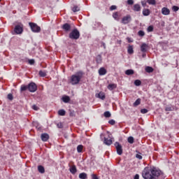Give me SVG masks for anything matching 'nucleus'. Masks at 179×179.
Segmentation results:
<instances>
[{"instance_id": "obj_1", "label": "nucleus", "mask_w": 179, "mask_h": 179, "mask_svg": "<svg viewBox=\"0 0 179 179\" xmlns=\"http://www.w3.org/2000/svg\"><path fill=\"white\" fill-rule=\"evenodd\" d=\"M162 175V171L155 167L147 166L142 172V177L144 179H157Z\"/></svg>"}, {"instance_id": "obj_2", "label": "nucleus", "mask_w": 179, "mask_h": 179, "mask_svg": "<svg viewBox=\"0 0 179 179\" xmlns=\"http://www.w3.org/2000/svg\"><path fill=\"white\" fill-rule=\"evenodd\" d=\"M83 76V73L82 71L78 72L76 75L71 76L70 83L71 85H78L80 82Z\"/></svg>"}, {"instance_id": "obj_3", "label": "nucleus", "mask_w": 179, "mask_h": 179, "mask_svg": "<svg viewBox=\"0 0 179 179\" xmlns=\"http://www.w3.org/2000/svg\"><path fill=\"white\" fill-rule=\"evenodd\" d=\"M69 37L71 40H78L80 37V32L78 29L75 28L69 33Z\"/></svg>"}, {"instance_id": "obj_4", "label": "nucleus", "mask_w": 179, "mask_h": 179, "mask_svg": "<svg viewBox=\"0 0 179 179\" xmlns=\"http://www.w3.org/2000/svg\"><path fill=\"white\" fill-rule=\"evenodd\" d=\"M14 24H15L14 28L15 33L16 34H22V33H23V24L22 22H15Z\"/></svg>"}, {"instance_id": "obj_5", "label": "nucleus", "mask_w": 179, "mask_h": 179, "mask_svg": "<svg viewBox=\"0 0 179 179\" xmlns=\"http://www.w3.org/2000/svg\"><path fill=\"white\" fill-rule=\"evenodd\" d=\"M29 26L33 33H40L41 31V27L34 22H29Z\"/></svg>"}, {"instance_id": "obj_6", "label": "nucleus", "mask_w": 179, "mask_h": 179, "mask_svg": "<svg viewBox=\"0 0 179 179\" xmlns=\"http://www.w3.org/2000/svg\"><path fill=\"white\" fill-rule=\"evenodd\" d=\"M62 29L63 31H64L65 33H69L72 31V25L69 23H64L62 26Z\"/></svg>"}, {"instance_id": "obj_7", "label": "nucleus", "mask_w": 179, "mask_h": 179, "mask_svg": "<svg viewBox=\"0 0 179 179\" xmlns=\"http://www.w3.org/2000/svg\"><path fill=\"white\" fill-rule=\"evenodd\" d=\"M28 90L31 93H34L37 90V85L34 83H31L28 85Z\"/></svg>"}, {"instance_id": "obj_8", "label": "nucleus", "mask_w": 179, "mask_h": 179, "mask_svg": "<svg viewBox=\"0 0 179 179\" xmlns=\"http://www.w3.org/2000/svg\"><path fill=\"white\" fill-rule=\"evenodd\" d=\"M115 146L117 155H119V156H121V155H122V145H121L120 143L115 142Z\"/></svg>"}, {"instance_id": "obj_9", "label": "nucleus", "mask_w": 179, "mask_h": 179, "mask_svg": "<svg viewBox=\"0 0 179 179\" xmlns=\"http://www.w3.org/2000/svg\"><path fill=\"white\" fill-rule=\"evenodd\" d=\"M131 20H132L131 15H127L126 16L122 17L121 23H122V24H128V23H129V22H131Z\"/></svg>"}, {"instance_id": "obj_10", "label": "nucleus", "mask_w": 179, "mask_h": 179, "mask_svg": "<svg viewBox=\"0 0 179 179\" xmlns=\"http://www.w3.org/2000/svg\"><path fill=\"white\" fill-rule=\"evenodd\" d=\"M107 70L104 67H101L99 69V76H104V75H106Z\"/></svg>"}, {"instance_id": "obj_11", "label": "nucleus", "mask_w": 179, "mask_h": 179, "mask_svg": "<svg viewBox=\"0 0 179 179\" xmlns=\"http://www.w3.org/2000/svg\"><path fill=\"white\" fill-rule=\"evenodd\" d=\"M41 138L43 142H47V141L50 139V136L48 134L44 133L41 134Z\"/></svg>"}, {"instance_id": "obj_12", "label": "nucleus", "mask_w": 179, "mask_h": 179, "mask_svg": "<svg viewBox=\"0 0 179 179\" xmlns=\"http://www.w3.org/2000/svg\"><path fill=\"white\" fill-rule=\"evenodd\" d=\"M103 143H105V145H107L108 146H110V145H113V140H111V138H107L105 137Z\"/></svg>"}, {"instance_id": "obj_13", "label": "nucleus", "mask_w": 179, "mask_h": 179, "mask_svg": "<svg viewBox=\"0 0 179 179\" xmlns=\"http://www.w3.org/2000/svg\"><path fill=\"white\" fill-rule=\"evenodd\" d=\"M141 8L140 4L136 3V4H134L133 6V10L134 12H141Z\"/></svg>"}, {"instance_id": "obj_14", "label": "nucleus", "mask_w": 179, "mask_h": 179, "mask_svg": "<svg viewBox=\"0 0 179 179\" xmlns=\"http://www.w3.org/2000/svg\"><path fill=\"white\" fill-rule=\"evenodd\" d=\"M162 15H170V10L166 7H164L162 9Z\"/></svg>"}, {"instance_id": "obj_15", "label": "nucleus", "mask_w": 179, "mask_h": 179, "mask_svg": "<svg viewBox=\"0 0 179 179\" xmlns=\"http://www.w3.org/2000/svg\"><path fill=\"white\" fill-rule=\"evenodd\" d=\"M38 171L41 173V174H44L45 173V169H44V166L39 165L38 166Z\"/></svg>"}, {"instance_id": "obj_16", "label": "nucleus", "mask_w": 179, "mask_h": 179, "mask_svg": "<svg viewBox=\"0 0 179 179\" xmlns=\"http://www.w3.org/2000/svg\"><path fill=\"white\" fill-rule=\"evenodd\" d=\"M77 171H78V169H76V166L73 165L70 168V172L71 173V174H76Z\"/></svg>"}, {"instance_id": "obj_17", "label": "nucleus", "mask_w": 179, "mask_h": 179, "mask_svg": "<svg viewBox=\"0 0 179 179\" xmlns=\"http://www.w3.org/2000/svg\"><path fill=\"white\" fill-rule=\"evenodd\" d=\"M143 16H149V15H150V10L148 8H144L143 10Z\"/></svg>"}, {"instance_id": "obj_18", "label": "nucleus", "mask_w": 179, "mask_h": 179, "mask_svg": "<svg viewBox=\"0 0 179 179\" xmlns=\"http://www.w3.org/2000/svg\"><path fill=\"white\" fill-rule=\"evenodd\" d=\"M99 99H101V100H105L106 99V94L104 92H101L98 94Z\"/></svg>"}, {"instance_id": "obj_19", "label": "nucleus", "mask_w": 179, "mask_h": 179, "mask_svg": "<svg viewBox=\"0 0 179 179\" xmlns=\"http://www.w3.org/2000/svg\"><path fill=\"white\" fill-rule=\"evenodd\" d=\"M107 87L108 90H114V89H117V84H109Z\"/></svg>"}, {"instance_id": "obj_20", "label": "nucleus", "mask_w": 179, "mask_h": 179, "mask_svg": "<svg viewBox=\"0 0 179 179\" xmlns=\"http://www.w3.org/2000/svg\"><path fill=\"white\" fill-rule=\"evenodd\" d=\"M62 99L64 103H69L71 101V98L69 96H62Z\"/></svg>"}, {"instance_id": "obj_21", "label": "nucleus", "mask_w": 179, "mask_h": 179, "mask_svg": "<svg viewBox=\"0 0 179 179\" xmlns=\"http://www.w3.org/2000/svg\"><path fill=\"white\" fill-rule=\"evenodd\" d=\"M80 179H87V173L83 172L79 174Z\"/></svg>"}, {"instance_id": "obj_22", "label": "nucleus", "mask_w": 179, "mask_h": 179, "mask_svg": "<svg viewBox=\"0 0 179 179\" xmlns=\"http://www.w3.org/2000/svg\"><path fill=\"white\" fill-rule=\"evenodd\" d=\"M127 52L128 54H130V55L134 54V48L132 47V45L128 46Z\"/></svg>"}, {"instance_id": "obj_23", "label": "nucleus", "mask_w": 179, "mask_h": 179, "mask_svg": "<svg viewBox=\"0 0 179 179\" xmlns=\"http://www.w3.org/2000/svg\"><path fill=\"white\" fill-rule=\"evenodd\" d=\"M96 61L97 64H101L103 62V59L101 58V55H98L96 58Z\"/></svg>"}, {"instance_id": "obj_24", "label": "nucleus", "mask_w": 179, "mask_h": 179, "mask_svg": "<svg viewBox=\"0 0 179 179\" xmlns=\"http://www.w3.org/2000/svg\"><path fill=\"white\" fill-rule=\"evenodd\" d=\"M113 17L115 19V20H120V16L118 15V12L113 13Z\"/></svg>"}, {"instance_id": "obj_25", "label": "nucleus", "mask_w": 179, "mask_h": 179, "mask_svg": "<svg viewBox=\"0 0 179 179\" xmlns=\"http://www.w3.org/2000/svg\"><path fill=\"white\" fill-rule=\"evenodd\" d=\"M141 98L137 99L136 100V101L134 103L133 106L134 107H138V106H139V104H141Z\"/></svg>"}, {"instance_id": "obj_26", "label": "nucleus", "mask_w": 179, "mask_h": 179, "mask_svg": "<svg viewBox=\"0 0 179 179\" xmlns=\"http://www.w3.org/2000/svg\"><path fill=\"white\" fill-rule=\"evenodd\" d=\"M83 151V145H79L77 146V152L78 153H82Z\"/></svg>"}, {"instance_id": "obj_27", "label": "nucleus", "mask_w": 179, "mask_h": 179, "mask_svg": "<svg viewBox=\"0 0 179 179\" xmlns=\"http://www.w3.org/2000/svg\"><path fill=\"white\" fill-rule=\"evenodd\" d=\"M58 114H59V115L64 117V115H65V114H66V112L64 109H60L58 110Z\"/></svg>"}, {"instance_id": "obj_28", "label": "nucleus", "mask_w": 179, "mask_h": 179, "mask_svg": "<svg viewBox=\"0 0 179 179\" xmlns=\"http://www.w3.org/2000/svg\"><path fill=\"white\" fill-rule=\"evenodd\" d=\"M154 69L150 67V66H147L145 68V72H147L148 73H152V72H153Z\"/></svg>"}, {"instance_id": "obj_29", "label": "nucleus", "mask_w": 179, "mask_h": 179, "mask_svg": "<svg viewBox=\"0 0 179 179\" xmlns=\"http://www.w3.org/2000/svg\"><path fill=\"white\" fill-rule=\"evenodd\" d=\"M79 10H80V8L78 7V6H74L73 8H72V11L73 12H79Z\"/></svg>"}, {"instance_id": "obj_30", "label": "nucleus", "mask_w": 179, "mask_h": 179, "mask_svg": "<svg viewBox=\"0 0 179 179\" xmlns=\"http://www.w3.org/2000/svg\"><path fill=\"white\" fill-rule=\"evenodd\" d=\"M103 115L106 118H110V117H111V113L110 111H106L104 112Z\"/></svg>"}, {"instance_id": "obj_31", "label": "nucleus", "mask_w": 179, "mask_h": 179, "mask_svg": "<svg viewBox=\"0 0 179 179\" xmlns=\"http://www.w3.org/2000/svg\"><path fill=\"white\" fill-rule=\"evenodd\" d=\"M141 50L142 52H146L148 51V45H141Z\"/></svg>"}, {"instance_id": "obj_32", "label": "nucleus", "mask_w": 179, "mask_h": 179, "mask_svg": "<svg viewBox=\"0 0 179 179\" xmlns=\"http://www.w3.org/2000/svg\"><path fill=\"white\" fill-rule=\"evenodd\" d=\"M125 73L129 76V75H134V70L132 69H128L125 71Z\"/></svg>"}, {"instance_id": "obj_33", "label": "nucleus", "mask_w": 179, "mask_h": 179, "mask_svg": "<svg viewBox=\"0 0 179 179\" xmlns=\"http://www.w3.org/2000/svg\"><path fill=\"white\" fill-rule=\"evenodd\" d=\"M27 89H29V85L28 86L22 85L20 90H21V92H26V90H27Z\"/></svg>"}, {"instance_id": "obj_34", "label": "nucleus", "mask_w": 179, "mask_h": 179, "mask_svg": "<svg viewBox=\"0 0 179 179\" xmlns=\"http://www.w3.org/2000/svg\"><path fill=\"white\" fill-rule=\"evenodd\" d=\"M134 85L135 86H141V85H142V82L141 81V80H136L134 81Z\"/></svg>"}, {"instance_id": "obj_35", "label": "nucleus", "mask_w": 179, "mask_h": 179, "mask_svg": "<svg viewBox=\"0 0 179 179\" xmlns=\"http://www.w3.org/2000/svg\"><path fill=\"white\" fill-rule=\"evenodd\" d=\"M149 5H156V0H147Z\"/></svg>"}, {"instance_id": "obj_36", "label": "nucleus", "mask_w": 179, "mask_h": 179, "mask_svg": "<svg viewBox=\"0 0 179 179\" xmlns=\"http://www.w3.org/2000/svg\"><path fill=\"white\" fill-rule=\"evenodd\" d=\"M39 76H41V78H44L45 76H47V73L43 71H39Z\"/></svg>"}, {"instance_id": "obj_37", "label": "nucleus", "mask_w": 179, "mask_h": 179, "mask_svg": "<svg viewBox=\"0 0 179 179\" xmlns=\"http://www.w3.org/2000/svg\"><path fill=\"white\" fill-rule=\"evenodd\" d=\"M127 141H128L129 143H131V144L134 143V137L129 136L128 138Z\"/></svg>"}, {"instance_id": "obj_38", "label": "nucleus", "mask_w": 179, "mask_h": 179, "mask_svg": "<svg viewBox=\"0 0 179 179\" xmlns=\"http://www.w3.org/2000/svg\"><path fill=\"white\" fill-rule=\"evenodd\" d=\"M148 111L149 110L146 108H143V109L141 110V114H146L147 113H148Z\"/></svg>"}, {"instance_id": "obj_39", "label": "nucleus", "mask_w": 179, "mask_h": 179, "mask_svg": "<svg viewBox=\"0 0 179 179\" xmlns=\"http://www.w3.org/2000/svg\"><path fill=\"white\" fill-rule=\"evenodd\" d=\"M138 36H140L141 37H143V36H145V32L143 31H139L138 32Z\"/></svg>"}, {"instance_id": "obj_40", "label": "nucleus", "mask_w": 179, "mask_h": 179, "mask_svg": "<svg viewBox=\"0 0 179 179\" xmlns=\"http://www.w3.org/2000/svg\"><path fill=\"white\" fill-rule=\"evenodd\" d=\"M108 124H110V125H115V120H110L108 121Z\"/></svg>"}, {"instance_id": "obj_41", "label": "nucleus", "mask_w": 179, "mask_h": 179, "mask_svg": "<svg viewBox=\"0 0 179 179\" xmlns=\"http://www.w3.org/2000/svg\"><path fill=\"white\" fill-rule=\"evenodd\" d=\"M172 9H173V10L174 12H177V11L178 10L179 8H178V6H173L172 7Z\"/></svg>"}, {"instance_id": "obj_42", "label": "nucleus", "mask_w": 179, "mask_h": 179, "mask_svg": "<svg viewBox=\"0 0 179 179\" xmlns=\"http://www.w3.org/2000/svg\"><path fill=\"white\" fill-rule=\"evenodd\" d=\"M148 31L151 32L153 31V26L150 25L148 27Z\"/></svg>"}, {"instance_id": "obj_43", "label": "nucleus", "mask_w": 179, "mask_h": 179, "mask_svg": "<svg viewBox=\"0 0 179 179\" xmlns=\"http://www.w3.org/2000/svg\"><path fill=\"white\" fill-rule=\"evenodd\" d=\"M8 100H13V95L12 94H8Z\"/></svg>"}, {"instance_id": "obj_44", "label": "nucleus", "mask_w": 179, "mask_h": 179, "mask_svg": "<svg viewBox=\"0 0 179 179\" xmlns=\"http://www.w3.org/2000/svg\"><path fill=\"white\" fill-rule=\"evenodd\" d=\"M136 159H138L139 160H142V155H141V154H136Z\"/></svg>"}, {"instance_id": "obj_45", "label": "nucleus", "mask_w": 179, "mask_h": 179, "mask_svg": "<svg viewBox=\"0 0 179 179\" xmlns=\"http://www.w3.org/2000/svg\"><path fill=\"white\" fill-rule=\"evenodd\" d=\"M127 40L128 43H134V39H132V38L127 37Z\"/></svg>"}, {"instance_id": "obj_46", "label": "nucleus", "mask_w": 179, "mask_h": 179, "mask_svg": "<svg viewBox=\"0 0 179 179\" xmlns=\"http://www.w3.org/2000/svg\"><path fill=\"white\" fill-rule=\"evenodd\" d=\"M117 9V6H111L110 7V10H115Z\"/></svg>"}, {"instance_id": "obj_47", "label": "nucleus", "mask_w": 179, "mask_h": 179, "mask_svg": "<svg viewBox=\"0 0 179 179\" xmlns=\"http://www.w3.org/2000/svg\"><path fill=\"white\" fill-rule=\"evenodd\" d=\"M141 3L142 6H143V8H145V6H146V5H147L145 1H141Z\"/></svg>"}, {"instance_id": "obj_48", "label": "nucleus", "mask_w": 179, "mask_h": 179, "mask_svg": "<svg viewBox=\"0 0 179 179\" xmlns=\"http://www.w3.org/2000/svg\"><path fill=\"white\" fill-rule=\"evenodd\" d=\"M128 5H134V0H127Z\"/></svg>"}, {"instance_id": "obj_49", "label": "nucleus", "mask_w": 179, "mask_h": 179, "mask_svg": "<svg viewBox=\"0 0 179 179\" xmlns=\"http://www.w3.org/2000/svg\"><path fill=\"white\" fill-rule=\"evenodd\" d=\"M34 59H29V64H30V65H34Z\"/></svg>"}, {"instance_id": "obj_50", "label": "nucleus", "mask_w": 179, "mask_h": 179, "mask_svg": "<svg viewBox=\"0 0 179 179\" xmlns=\"http://www.w3.org/2000/svg\"><path fill=\"white\" fill-rule=\"evenodd\" d=\"M165 111H173V108L171 107H166L165 108Z\"/></svg>"}, {"instance_id": "obj_51", "label": "nucleus", "mask_w": 179, "mask_h": 179, "mask_svg": "<svg viewBox=\"0 0 179 179\" xmlns=\"http://www.w3.org/2000/svg\"><path fill=\"white\" fill-rule=\"evenodd\" d=\"M70 117H75V111L72 110L69 113Z\"/></svg>"}, {"instance_id": "obj_52", "label": "nucleus", "mask_w": 179, "mask_h": 179, "mask_svg": "<svg viewBox=\"0 0 179 179\" xmlns=\"http://www.w3.org/2000/svg\"><path fill=\"white\" fill-rule=\"evenodd\" d=\"M57 128L62 129V128H63L64 126L62 125V123L59 122L57 124Z\"/></svg>"}, {"instance_id": "obj_53", "label": "nucleus", "mask_w": 179, "mask_h": 179, "mask_svg": "<svg viewBox=\"0 0 179 179\" xmlns=\"http://www.w3.org/2000/svg\"><path fill=\"white\" fill-rule=\"evenodd\" d=\"M32 108L33 110H35V111H37V110H38V107H37V106L36 105L32 106Z\"/></svg>"}, {"instance_id": "obj_54", "label": "nucleus", "mask_w": 179, "mask_h": 179, "mask_svg": "<svg viewBox=\"0 0 179 179\" xmlns=\"http://www.w3.org/2000/svg\"><path fill=\"white\" fill-rule=\"evenodd\" d=\"M92 179H99V178L97 177V176L96 174H92Z\"/></svg>"}, {"instance_id": "obj_55", "label": "nucleus", "mask_w": 179, "mask_h": 179, "mask_svg": "<svg viewBox=\"0 0 179 179\" xmlns=\"http://www.w3.org/2000/svg\"><path fill=\"white\" fill-rule=\"evenodd\" d=\"M134 179H139V174H136L134 176Z\"/></svg>"}, {"instance_id": "obj_56", "label": "nucleus", "mask_w": 179, "mask_h": 179, "mask_svg": "<svg viewBox=\"0 0 179 179\" xmlns=\"http://www.w3.org/2000/svg\"><path fill=\"white\" fill-rule=\"evenodd\" d=\"M145 57H146V54L145 53L143 54V58H145Z\"/></svg>"}, {"instance_id": "obj_57", "label": "nucleus", "mask_w": 179, "mask_h": 179, "mask_svg": "<svg viewBox=\"0 0 179 179\" xmlns=\"http://www.w3.org/2000/svg\"><path fill=\"white\" fill-rule=\"evenodd\" d=\"M142 45H146V44H145V43H144V44H142Z\"/></svg>"}, {"instance_id": "obj_58", "label": "nucleus", "mask_w": 179, "mask_h": 179, "mask_svg": "<svg viewBox=\"0 0 179 179\" xmlns=\"http://www.w3.org/2000/svg\"><path fill=\"white\" fill-rule=\"evenodd\" d=\"M1 1H2V0H0V2H1Z\"/></svg>"}]
</instances>
